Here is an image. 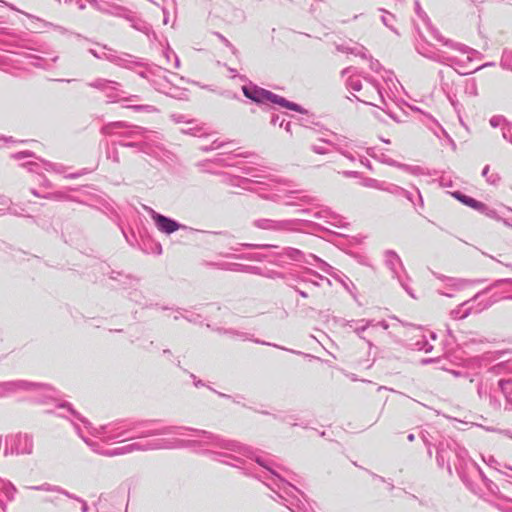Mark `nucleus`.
<instances>
[{
    "label": "nucleus",
    "mask_w": 512,
    "mask_h": 512,
    "mask_svg": "<svg viewBox=\"0 0 512 512\" xmlns=\"http://www.w3.org/2000/svg\"><path fill=\"white\" fill-rule=\"evenodd\" d=\"M243 93L247 98H249L255 102H258V103L264 102V101H271V102L282 104V102L279 100V97L277 95L273 94L270 91L262 89V88L243 87Z\"/></svg>",
    "instance_id": "obj_1"
},
{
    "label": "nucleus",
    "mask_w": 512,
    "mask_h": 512,
    "mask_svg": "<svg viewBox=\"0 0 512 512\" xmlns=\"http://www.w3.org/2000/svg\"><path fill=\"white\" fill-rule=\"evenodd\" d=\"M462 202L468 204V205H471L473 206L474 203L476 202L474 199L472 198H469V197H466V196H461V197H458Z\"/></svg>",
    "instance_id": "obj_3"
},
{
    "label": "nucleus",
    "mask_w": 512,
    "mask_h": 512,
    "mask_svg": "<svg viewBox=\"0 0 512 512\" xmlns=\"http://www.w3.org/2000/svg\"><path fill=\"white\" fill-rule=\"evenodd\" d=\"M154 219L156 221L158 229L165 233H172V232L178 230V228H179V225L175 221H173L165 216L156 215L154 217Z\"/></svg>",
    "instance_id": "obj_2"
}]
</instances>
